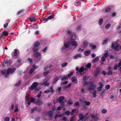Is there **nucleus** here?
Returning a JSON list of instances; mask_svg holds the SVG:
<instances>
[{"mask_svg":"<svg viewBox=\"0 0 121 121\" xmlns=\"http://www.w3.org/2000/svg\"><path fill=\"white\" fill-rule=\"evenodd\" d=\"M16 69V68H14L12 69L11 68H8L6 70V73L5 75V77L7 78L9 76L10 73L11 74H12L14 72Z\"/></svg>","mask_w":121,"mask_h":121,"instance_id":"1","label":"nucleus"},{"mask_svg":"<svg viewBox=\"0 0 121 121\" xmlns=\"http://www.w3.org/2000/svg\"><path fill=\"white\" fill-rule=\"evenodd\" d=\"M38 85V83L37 82H34L33 83L30 87H29V89L31 90H33L34 89L36 91L37 90L36 88Z\"/></svg>","mask_w":121,"mask_h":121,"instance_id":"2","label":"nucleus"},{"mask_svg":"<svg viewBox=\"0 0 121 121\" xmlns=\"http://www.w3.org/2000/svg\"><path fill=\"white\" fill-rule=\"evenodd\" d=\"M96 86V85L92 83L89 86H87L86 89L87 90H94L95 89Z\"/></svg>","mask_w":121,"mask_h":121,"instance_id":"3","label":"nucleus"},{"mask_svg":"<svg viewBox=\"0 0 121 121\" xmlns=\"http://www.w3.org/2000/svg\"><path fill=\"white\" fill-rule=\"evenodd\" d=\"M65 99V97L64 96H61L59 97L58 99L57 100L60 104L63 103L64 102L63 100Z\"/></svg>","mask_w":121,"mask_h":121,"instance_id":"4","label":"nucleus"},{"mask_svg":"<svg viewBox=\"0 0 121 121\" xmlns=\"http://www.w3.org/2000/svg\"><path fill=\"white\" fill-rule=\"evenodd\" d=\"M86 116V115H84L82 113H79L78 115L79 118L80 119V120H81V121H83Z\"/></svg>","mask_w":121,"mask_h":121,"instance_id":"5","label":"nucleus"},{"mask_svg":"<svg viewBox=\"0 0 121 121\" xmlns=\"http://www.w3.org/2000/svg\"><path fill=\"white\" fill-rule=\"evenodd\" d=\"M7 64V66H9L12 63V62L10 59H7L5 60Z\"/></svg>","mask_w":121,"mask_h":121,"instance_id":"6","label":"nucleus"},{"mask_svg":"<svg viewBox=\"0 0 121 121\" xmlns=\"http://www.w3.org/2000/svg\"><path fill=\"white\" fill-rule=\"evenodd\" d=\"M70 43L71 45L75 47V48H76L77 46V43L76 41H72L70 42Z\"/></svg>","mask_w":121,"mask_h":121,"instance_id":"7","label":"nucleus"},{"mask_svg":"<svg viewBox=\"0 0 121 121\" xmlns=\"http://www.w3.org/2000/svg\"><path fill=\"white\" fill-rule=\"evenodd\" d=\"M47 115L50 118H52L53 116V111H49L47 112Z\"/></svg>","mask_w":121,"mask_h":121,"instance_id":"8","label":"nucleus"},{"mask_svg":"<svg viewBox=\"0 0 121 121\" xmlns=\"http://www.w3.org/2000/svg\"><path fill=\"white\" fill-rule=\"evenodd\" d=\"M40 45V42L38 41L36 42L33 44V46L35 47H39Z\"/></svg>","mask_w":121,"mask_h":121,"instance_id":"9","label":"nucleus"},{"mask_svg":"<svg viewBox=\"0 0 121 121\" xmlns=\"http://www.w3.org/2000/svg\"><path fill=\"white\" fill-rule=\"evenodd\" d=\"M9 30H8V31H6V30L4 31L3 32L2 34L4 36H7L9 33Z\"/></svg>","mask_w":121,"mask_h":121,"instance_id":"10","label":"nucleus"},{"mask_svg":"<svg viewBox=\"0 0 121 121\" xmlns=\"http://www.w3.org/2000/svg\"><path fill=\"white\" fill-rule=\"evenodd\" d=\"M1 65L3 67H5L6 66H7L6 62L5 60H4L3 62L2 63Z\"/></svg>","mask_w":121,"mask_h":121,"instance_id":"11","label":"nucleus"},{"mask_svg":"<svg viewBox=\"0 0 121 121\" xmlns=\"http://www.w3.org/2000/svg\"><path fill=\"white\" fill-rule=\"evenodd\" d=\"M41 55L40 53L38 52H35L34 54V55L36 57H38Z\"/></svg>","mask_w":121,"mask_h":121,"instance_id":"12","label":"nucleus"},{"mask_svg":"<svg viewBox=\"0 0 121 121\" xmlns=\"http://www.w3.org/2000/svg\"><path fill=\"white\" fill-rule=\"evenodd\" d=\"M47 82V81H46L42 83L41 84L43 86L45 85V86H48L49 85L50 83L49 82Z\"/></svg>","mask_w":121,"mask_h":121,"instance_id":"13","label":"nucleus"},{"mask_svg":"<svg viewBox=\"0 0 121 121\" xmlns=\"http://www.w3.org/2000/svg\"><path fill=\"white\" fill-rule=\"evenodd\" d=\"M59 79V78H58V77H56L53 80V83L54 84H55L56 82Z\"/></svg>","mask_w":121,"mask_h":121,"instance_id":"14","label":"nucleus"},{"mask_svg":"<svg viewBox=\"0 0 121 121\" xmlns=\"http://www.w3.org/2000/svg\"><path fill=\"white\" fill-rule=\"evenodd\" d=\"M72 84L71 83H70L66 85L65 87H63V88L64 89H67L69 87L71 86Z\"/></svg>","mask_w":121,"mask_h":121,"instance_id":"15","label":"nucleus"},{"mask_svg":"<svg viewBox=\"0 0 121 121\" xmlns=\"http://www.w3.org/2000/svg\"><path fill=\"white\" fill-rule=\"evenodd\" d=\"M111 10V8L110 7H107L106 8L105 11L106 12H110Z\"/></svg>","mask_w":121,"mask_h":121,"instance_id":"16","label":"nucleus"},{"mask_svg":"<svg viewBox=\"0 0 121 121\" xmlns=\"http://www.w3.org/2000/svg\"><path fill=\"white\" fill-rule=\"evenodd\" d=\"M21 81H19V82L17 83H16L14 85V86H18L20 85L21 84Z\"/></svg>","mask_w":121,"mask_h":121,"instance_id":"17","label":"nucleus"},{"mask_svg":"<svg viewBox=\"0 0 121 121\" xmlns=\"http://www.w3.org/2000/svg\"><path fill=\"white\" fill-rule=\"evenodd\" d=\"M88 45V43L87 41H85L83 42V46L84 47H86Z\"/></svg>","mask_w":121,"mask_h":121,"instance_id":"18","label":"nucleus"},{"mask_svg":"<svg viewBox=\"0 0 121 121\" xmlns=\"http://www.w3.org/2000/svg\"><path fill=\"white\" fill-rule=\"evenodd\" d=\"M18 50L15 49L14 50V52L13 53V56H16L17 55V52Z\"/></svg>","mask_w":121,"mask_h":121,"instance_id":"19","label":"nucleus"},{"mask_svg":"<svg viewBox=\"0 0 121 121\" xmlns=\"http://www.w3.org/2000/svg\"><path fill=\"white\" fill-rule=\"evenodd\" d=\"M108 39L107 38L106 39L104 40L102 43V44L104 45V44H106L108 42Z\"/></svg>","mask_w":121,"mask_h":121,"instance_id":"20","label":"nucleus"},{"mask_svg":"<svg viewBox=\"0 0 121 121\" xmlns=\"http://www.w3.org/2000/svg\"><path fill=\"white\" fill-rule=\"evenodd\" d=\"M85 69L84 67L82 66L79 69V72H82ZM86 69H85L86 70Z\"/></svg>","mask_w":121,"mask_h":121,"instance_id":"21","label":"nucleus"},{"mask_svg":"<svg viewBox=\"0 0 121 121\" xmlns=\"http://www.w3.org/2000/svg\"><path fill=\"white\" fill-rule=\"evenodd\" d=\"M100 71L99 70H97L95 72V75L96 76H97L100 74Z\"/></svg>","mask_w":121,"mask_h":121,"instance_id":"22","label":"nucleus"},{"mask_svg":"<svg viewBox=\"0 0 121 121\" xmlns=\"http://www.w3.org/2000/svg\"><path fill=\"white\" fill-rule=\"evenodd\" d=\"M99 60V57L97 56L94 58L92 60V62L94 63H95L96 61Z\"/></svg>","mask_w":121,"mask_h":121,"instance_id":"23","label":"nucleus"},{"mask_svg":"<svg viewBox=\"0 0 121 121\" xmlns=\"http://www.w3.org/2000/svg\"><path fill=\"white\" fill-rule=\"evenodd\" d=\"M89 46L90 47H91L92 49H95L96 48V46L95 45H93L92 44H90Z\"/></svg>","mask_w":121,"mask_h":121,"instance_id":"24","label":"nucleus"},{"mask_svg":"<svg viewBox=\"0 0 121 121\" xmlns=\"http://www.w3.org/2000/svg\"><path fill=\"white\" fill-rule=\"evenodd\" d=\"M26 100L27 101H29V98L30 97L29 95H26Z\"/></svg>","mask_w":121,"mask_h":121,"instance_id":"25","label":"nucleus"},{"mask_svg":"<svg viewBox=\"0 0 121 121\" xmlns=\"http://www.w3.org/2000/svg\"><path fill=\"white\" fill-rule=\"evenodd\" d=\"M119 47V44H118L117 45H116L114 47V49H115V50L116 51H118L119 49L118 48Z\"/></svg>","mask_w":121,"mask_h":121,"instance_id":"26","label":"nucleus"},{"mask_svg":"<svg viewBox=\"0 0 121 121\" xmlns=\"http://www.w3.org/2000/svg\"><path fill=\"white\" fill-rule=\"evenodd\" d=\"M90 51H86L85 52L84 54L86 56H88L89 55V54L90 53Z\"/></svg>","mask_w":121,"mask_h":121,"instance_id":"27","label":"nucleus"},{"mask_svg":"<svg viewBox=\"0 0 121 121\" xmlns=\"http://www.w3.org/2000/svg\"><path fill=\"white\" fill-rule=\"evenodd\" d=\"M68 77H67L66 76L61 78V79L62 81H65L68 80Z\"/></svg>","mask_w":121,"mask_h":121,"instance_id":"28","label":"nucleus"},{"mask_svg":"<svg viewBox=\"0 0 121 121\" xmlns=\"http://www.w3.org/2000/svg\"><path fill=\"white\" fill-rule=\"evenodd\" d=\"M76 78L75 77L73 76L71 78V81L73 82H74L77 80Z\"/></svg>","mask_w":121,"mask_h":121,"instance_id":"29","label":"nucleus"},{"mask_svg":"<svg viewBox=\"0 0 121 121\" xmlns=\"http://www.w3.org/2000/svg\"><path fill=\"white\" fill-rule=\"evenodd\" d=\"M33 50L34 52L38 51L39 49L37 47H34L33 48Z\"/></svg>","mask_w":121,"mask_h":121,"instance_id":"30","label":"nucleus"},{"mask_svg":"<svg viewBox=\"0 0 121 121\" xmlns=\"http://www.w3.org/2000/svg\"><path fill=\"white\" fill-rule=\"evenodd\" d=\"M80 4V2L79 1H76L74 3V5L76 6H77Z\"/></svg>","mask_w":121,"mask_h":121,"instance_id":"31","label":"nucleus"},{"mask_svg":"<svg viewBox=\"0 0 121 121\" xmlns=\"http://www.w3.org/2000/svg\"><path fill=\"white\" fill-rule=\"evenodd\" d=\"M91 64L90 63H88L87 65H86V67L87 68L89 69L91 68Z\"/></svg>","mask_w":121,"mask_h":121,"instance_id":"32","label":"nucleus"},{"mask_svg":"<svg viewBox=\"0 0 121 121\" xmlns=\"http://www.w3.org/2000/svg\"><path fill=\"white\" fill-rule=\"evenodd\" d=\"M30 21L31 22H35L36 21V19L33 17L30 18Z\"/></svg>","mask_w":121,"mask_h":121,"instance_id":"33","label":"nucleus"},{"mask_svg":"<svg viewBox=\"0 0 121 121\" xmlns=\"http://www.w3.org/2000/svg\"><path fill=\"white\" fill-rule=\"evenodd\" d=\"M69 42H68V43L65 44L64 46L65 48H68L69 46Z\"/></svg>","mask_w":121,"mask_h":121,"instance_id":"34","label":"nucleus"},{"mask_svg":"<svg viewBox=\"0 0 121 121\" xmlns=\"http://www.w3.org/2000/svg\"><path fill=\"white\" fill-rule=\"evenodd\" d=\"M37 104L39 105L42 104L43 103L42 101L40 100L37 101Z\"/></svg>","mask_w":121,"mask_h":121,"instance_id":"35","label":"nucleus"},{"mask_svg":"<svg viewBox=\"0 0 121 121\" xmlns=\"http://www.w3.org/2000/svg\"><path fill=\"white\" fill-rule=\"evenodd\" d=\"M81 57V55L80 54H76L75 56H74V58L76 59L78 57Z\"/></svg>","mask_w":121,"mask_h":121,"instance_id":"36","label":"nucleus"},{"mask_svg":"<svg viewBox=\"0 0 121 121\" xmlns=\"http://www.w3.org/2000/svg\"><path fill=\"white\" fill-rule=\"evenodd\" d=\"M10 118L8 116L6 117L4 119V121H9Z\"/></svg>","mask_w":121,"mask_h":121,"instance_id":"37","label":"nucleus"},{"mask_svg":"<svg viewBox=\"0 0 121 121\" xmlns=\"http://www.w3.org/2000/svg\"><path fill=\"white\" fill-rule=\"evenodd\" d=\"M70 113V112L69 111H66L65 112V114L67 116L69 115Z\"/></svg>","mask_w":121,"mask_h":121,"instance_id":"38","label":"nucleus"},{"mask_svg":"<svg viewBox=\"0 0 121 121\" xmlns=\"http://www.w3.org/2000/svg\"><path fill=\"white\" fill-rule=\"evenodd\" d=\"M24 11L23 9H21V10L18 11L17 13L16 14L18 15H19L21 13L23 12Z\"/></svg>","mask_w":121,"mask_h":121,"instance_id":"39","label":"nucleus"},{"mask_svg":"<svg viewBox=\"0 0 121 121\" xmlns=\"http://www.w3.org/2000/svg\"><path fill=\"white\" fill-rule=\"evenodd\" d=\"M68 65V63L67 62L64 63H62L61 64V66L62 67H64Z\"/></svg>","mask_w":121,"mask_h":121,"instance_id":"40","label":"nucleus"},{"mask_svg":"<svg viewBox=\"0 0 121 121\" xmlns=\"http://www.w3.org/2000/svg\"><path fill=\"white\" fill-rule=\"evenodd\" d=\"M49 72L50 71H47L43 73V75L44 76H46Z\"/></svg>","mask_w":121,"mask_h":121,"instance_id":"41","label":"nucleus"},{"mask_svg":"<svg viewBox=\"0 0 121 121\" xmlns=\"http://www.w3.org/2000/svg\"><path fill=\"white\" fill-rule=\"evenodd\" d=\"M88 82L86 81H84V82L83 83V86H85L86 85H87L88 84Z\"/></svg>","mask_w":121,"mask_h":121,"instance_id":"42","label":"nucleus"},{"mask_svg":"<svg viewBox=\"0 0 121 121\" xmlns=\"http://www.w3.org/2000/svg\"><path fill=\"white\" fill-rule=\"evenodd\" d=\"M60 104H61L60 105L61 107L62 108H64L65 107V102H63V103Z\"/></svg>","mask_w":121,"mask_h":121,"instance_id":"43","label":"nucleus"},{"mask_svg":"<svg viewBox=\"0 0 121 121\" xmlns=\"http://www.w3.org/2000/svg\"><path fill=\"white\" fill-rule=\"evenodd\" d=\"M54 14H52L50 15L48 17L49 19H51L53 18L54 17Z\"/></svg>","mask_w":121,"mask_h":121,"instance_id":"44","label":"nucleus"},{"mask_svg":"<svg viewBox=\"0 0 121 121\" xmlns=\"http://www.w3.org/2000/svg\"><path fill=\"white\" fill-rule=\"evenodd\" d=\"M107 112V110H106L104 109L102 110L101 112L103 114H105Z\"/></svg>","mask_w":121,"mask_h":121,"instance_id":"45","label":"nucleus"},{"mask_svg":"<svg viewBox=\"0 0 121 121\" xmlns=\"http://www.w3.org/2000/svg\"><path fill=\"white\" fill-rule=\"evenodd\" d=\"M111 26V24L109 23H108L105 26V28L106 29H108Z\"/></svg>","mask_w":121,"mask_h":121,"instance_id":"46","label":"nucleus"},{"mask_svg":"<svg viewBox=\"0 0 121 121\" xmlns=\"http://www.w3.org/2000/svg\"><path fill=\"white\" fill-rule=\"evenodd\" d=\"M80 104L78 102H75L74 103V105L75 106H78Z\"/></svg>","mask_w":121,"mask_h":121,"instance_id":"47","label":"nucleus"},{"mask_svg":"<svg viewBox=\"0 0 121 121\" xmlns=\"http://www.w3.org/2000/svg\"><path fill=\"white\" fill-rule=\"evenodd\" d=\"M103 22V20L102 18H101L99 21V24L100 25H101Z\"/></svg>","mask_w":121,"mask_h":121,"instance_id":"48","label":"nucleus"},{"mask_svg":"<svg viewBox=\"0 0 121 121\" xmlns=\"http://www.w3.org/2000/svg\"><path fill=\"white\" fill-rule=\"evenodd\" d=\"M93 97H95L96 96V91H94L93 92Z\"/></svg>","mask_w":121,"mask_h":121,"instance_id":"49","label":"nucleus"},{"mask_svg":"<svg viewBox=\"0 0 121 121\" xmlns=\"http://www.w3.org/2000/svg\"><path fill=\"white\" fill-rule=\"evenodd\" d=\"M84 103L86 105L88 106L90 105L91 104V103L90 102H87L86 101H85L84 102Z\"/></svg>","mask_w":121,"mask_h":121,"instance_id":"50","label":"nucleus"},{"mask_svg":"<svg viewBox=\"0 0 121 121\" xmlns=\"http://www.w3.org/2000/svg\"><path fill=\"white\" fill-rule=\"evenodd\" d=\"M30 101L32 103H35L36 102L34 101V97H32L30 99Z\"/></svg>","mask_w":121,"mask_h":121,"instance_id":"51","label":"nucleus"},{"mask_svg":"<svg viewBox=\"0 0 121 121\" xmlns=\"http://www.w3.org/2000/svg\"><path fill=\"white\" fill-rule=\"evenodd\" d=\"M99 85H100L99 87L101 86V87L102 88H103L104 85L102 82H99Z\"/></svg>","mask_w":121,"mask_h":121,"instance_id":"52","label":"nucleus"},{"mask_svg":"<svg viewBox=\"0 0 121 121\" xmlns=\"http://www.w3.org/2000/svg\"><path fill=\"white\" fill-rule=\"evenodd\" d=\"M6 71V70L5 69H4L3 70H1V73L2 74H4L5 73V72Z\"/></svg>","mask_w":121,"mask_h":121,"instance_id":"53","label":"nucleus"},{"mask_svg":"<svg viewBox=\"0 0 121 121\" xmlns=\"http://www.w3.org/2000/svg\"><path fill=\"white\" fill-rule=\"evenodd\" d=\"M68 82V81H65L63 82H62L61 83V85H62L64 84H67Z\"/></svg>","mask_w":121,"mask_h":121,"instance_id":"54","label":"nucleus"},{"mask_svg":"<svg viewBox=\"0 0 121 121\" xmlns=\"http://www.w3.org/2000/svg\"><path fill=\"white\" fill-rule=\"evenodd\" d=\"M28 61L30 62V63H33V61L32 59L30 58H28Z\"/></svg>","mask_w":121,"mask_h":121,"instance_id":"55","label":"nucleus"},{"mask_svg":"<svg viewBox=\"0 0 121 121\" xmlns=\"http://www.w3.org/2000/svg\"><path fill=\"white\" fill-rule=\"evenodd\" d=\"M81 25L78 26L76 27V29L78 30H80L81 28Z\"/></svg>","mask_w":121,"mask_h":121,"instance_id":"56","label":"nucleus"},{"mask_svg":"<svg viewBox=\"0 0 121 121\" xmlns=\"http://www.w3.org/2000/svg\"><path fill=\"white\" fill-rule=\"evenodd\" d=\"M8 25V22H6V23H5V24L4 25V28H5L7 27Z\"/></svg>","mask_w":121,"mask_h":121,"instance_id":"57","label":"nucleus"},{"mask_svg":"<svg viewBox=\"0 0 121 121\" xmlns=\"http://www.w3.org/2000/svg\"><path fill=\"white\" fill-rule=\"evenodd\" d=\"M50 89L51 90V91L52 93L54 91V90L53 89L52 87V86H51L50 87Z\"/></svg>","mask_w":121,"mask_h":121,"instance_id":"58","label":"nucleus"},{"mask_svg":"<svg viewBox=\"0 0 121 121\" xmlns=\"http://www.w3.org/2000/svg\"><path fill=\"white\" fill-rule=\"evenodd\" d=\"M42 93V91H40L38 94L36 96H37L38 98H39L41 95Z\"/></svg>","mask_w":121,"mask_h":121,"instance_id":"59","label":"nucleus"},{"mask_svg":"<svg viewBox=\"0 0 121 121\" xmlns=\"http://www.w3.org/2000/svg\"><path fill=\"white\" fill-rule=\"evenodd\" d=\"M112 73V72L111 71H109L107 72V74L108 75H111Z\"/></svg>","mask_w":121,"mask_h":121,"instance_id":"60","label":"nucleus"},{"mask_svg":"<svg viewBox=\"0 0 121 121\" xmlns=\"http://www.w3.org/2000/svg\"><path fill=\"white\" fill-rule=\"evenodd\" d=\"M34 71V69H33L31 68L29 72V74H31Z\"/></svg>","mask_w":121,"mask_h":121,"instance_id":"61","label":"nucleus"},{"mask_svg":"<svg viewBox=\"0 0 121 121\" xmlns=\"http://www.w3.org/2000/svg\"><path fill=\"white\" fill-rule=\"evenodd\" d=\"M43 21H47L49 20V19L48 18V17H45L43 18Z\"/></svg>","mask_w":121,"mask_h":121,"instance_id":"62","label":"nucleus"},{"mask_svg":"<svg viewBox=\"0 0 121 121\" xmlns=\"http://www.w3.org/2000/svg\"><path fill=\"white\" fill-rule=\"evenodd\" d=\"M102 88L100 87H99L97 88L98 91H100L102 90Z\"/></svg>","mask_w":121,"mask_h":121,"instance_id":"63","label":"nucleus"},{"mask_svg":"<svg viewBox=\"0 0 121 121\" xmlns=\"http://www.w3.org/2000/svg\"><path fill=\"white\" fill-rule=\"evenodd\" d=\"M74 116H72L70 118V121H74Z\"/></svg>","mask_w":121,"mask_h":121,"instance_id":"64","label":"nucleus"}]
</instances>
